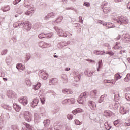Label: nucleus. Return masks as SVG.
<instances>
[{
  "mask_svg": "<svg viewBox=\"0 0 130 130\" xmlns=\"http://www.w3.org/2000/svg\"><path fill=\"white\" fill-rule=\"evenodd\" d=\"M20 2H21V0H15L13 2V4L14 5H17V4H18V3H20Z\"/></svg>",
  "mask_w": 130,
  "mask_h": 130,
  "instance_id": "nucleus-36",
  "label": "nucleus"
},
{
  "mask_svg": "<svg viewBox=\"0 0 130 130\" xmlns=\"http://www.w3.org/2000/svg\"><path fill=\"white\" fill-rule=\"evenodd\" d=\"M103 12L105 14H107L111 11V8H110V5L108 4L107 2H104L103 6Z\"/></svg>",
  "mask_w": 130,
  "mask_h": 130,
  "instance_id": "nucleus-4",
  "label": "nucleus"
},
{
  "mask_svg": "<svg viewBox=\"0 0 130 130\" xmlns=\"http://www.w3.org/2000/svg\"><path fill=\"white\" fill-rule=\"evenodd\" d=\"M54 57L57 58V57H58V56H56L55 55H54Z\"/></svg>",
  "mask_w": 130,
  "mask_h": 130,
  "instance_id": "nucleus-51",
  "label": "nucleus"
},
{
  "mask_svg": "<svg viewBox=\"0 0 130 130\" xmlns=\"http://www.w3.org/2000/svg\"><path fill=\"white\" fill-rule=\"evenodd\" d=\"M39 75L43 80H46L48 77V74L43 70L40 71Z\"/></svg>",
  "mask_w": 130,
  "mask_h": 130,
  "instance_id": "nucleus-5",
  "label": "nucleus"
},
{
  "mask_svg": "<svg viewBox=\"0 0 130 130\" xmlns=\"http://www.w3.org/2000/svg\"><path fill=\"white\" fill-rule=\"evenodd\" d=\"M119 79H121V76H120V75L118 73L116 74L114 76V80H112V84H113V85H114V84H115V82H116V81H117V80H119Z\"/></svg>",
  "mask_w": 130,
  "mask_h": 130,
  "instance_id": "nucleus-8",
  "label": "nucleus"
},
{
  "mask_svg": "<svg viewBox=\"0 0 130 130\" xmlns=\"http://www.w3.org/2000/svg\"><path fill=\"white\" fill-rule=\"evenodd\" d=\"M70 99H65L62 101V104H67V103H68V102H70Z\"/></svg>",
  "mask_w": 130,
  "mask_h": 130,
  "instance_id": "nucleus-28",
  "label": "nucleus"
},
{
  "mask_svg": "<svg viewBox=\"0 0 130 130\" xmlns=\"http://www.w3.org/2000/svg\"><path fill=\"white\" fill-rule=\"evenodd\" d=\"M104 83H112V80L111 81H110L109 80H104Z\"/></svg>",
  "mask_w": 130,
  "mask_h": 130,
  "instance_id": "nucleus-43",
  "label": "nucleus"
},
{
  "mask_svg": "<svg viewBox=\"0 0 130 130\" xmlns=\"http://www.w3.org/2000/svg\"><path fill=\"white\" fill-rule=\"evenodd\" d=\"M99 64V68H100L101 67V65L102 64V60H100L98 62Z\"/></svg>",
  "mask_w": 130,
  "mask_h": 130,
  "instance_id": "nucleus-41",
  "label": "nucleus"
},
{
  "mask_svg": "<svg viewBox=\"0 0 130 130\" xmlns=\"http://www.w3.org/2000/svg\"><path fill=\"white\" fill-rule=\"evenodd\" d=\"M50 83H52L53 85H55V84L57 83V79L53 78L52 80H50Z\"/></svg>",
  "mask_w": 130,
  "mask_h": 130,
  "instance_id": "nucleus-24",
  "label": "nucleus"
},
{
  "mask_svg": "<svg viewBox=\"0 0 130 130\" xmlns=\"http://www.w3.org/2000/svg\"><path fill=\"white\" fill-rule=\"evenodd\" d=\"M49 37H51V36H50Z\"/></svg>",
  "mask_w": 130,
  "mask_h": 130,
  "instance_id": "nucleus-56",
  "label": "nucleus"
},
{
  "mask_svg": "<svg viewBox=\"0 0 130 130\" xmlns=\"http://www.w3.org/2000/svg\"><path fill=\"white\" fill-rule=\"evenodd\" d=\"M56 31L58 32V35H59V36L67 37V34L63 33V31L62 30V29H58L57 30H56Z\"/></svg>",
  "mask_w": 130,
  "mask_h": 130,
  "instance_id": "nucleus-12",
  "label": "nucleus"
},
{
  "mask_svg": "<svg viewBox=\"0 0 130 130\" xmlns=\"http://www.w3.org/2000/svg\"><path fill=\"white\" fill-rule=\"evenodd\" d=\"M75 123L77 125H81V124H82V123L80 122V121H79L78 120H75Z\"/></svg>",
  "mask_w": 130,
  "mask_h": 130,
  "instance_id": "nucleus-27",
  "label": "nucleus"
},
{
  "mask_svg": "<svg viewBox=\"0 0 130 130\" xmlns=\"http://www.w3.org/2000/svg\"><path fill=\"white\" fill-rule=\"evenodd\" d=\"M125 125H126V126H130V123H125Z\"/></svg>",
  "mask_w": 130,
  "mask_h": 130,
  "instance_id": "nucleus-46",
  "label": "nucleus"
},
{
  "mask_svg": "<svg viewBox=\"0 0 130 130\" xmlns=\"http://www.w3.org/2000/svg\"><path fill=\"white\" fill-rule=\"evenodd\" d=\"M89 107L92 110H96V103L93 101H89Z\"/></svg>",
  "mask_w": 130,
  "mask_h": 130,
  "instance_id": "nucleus-9",
  "label": "nucleus"
},
{
  "mask_svg": "<svg viewBox=\"0 0 130 130\" xmlns=\"http://www.w3.org/2000/svg\"><path fill=\"white\" fill-rule=\"evenodd\" d=\"M32 26L31 25V24H30V22H25L23 23V28L25 30H26V31H30L31 29Z\"/></svg>",
  "mask_w": 130,
  "mask_h": 130,
  "instance_id": "nucleus-6",
  "label": "nucleus"
},
{
  "mask_svg": "<svg viewBox=\"0 0 130 130\" xmlns=\"http://www.w3.org/2000/svg\"><path fill=\"white\" fill-rule=\"evenodd\" d=\"M23 65L21 63L17 64L16 66V68L20 71V69Z\"/></svg>",
  "mask_w": 130,
  "mask_h": 130,
  "instance_id": "nucleus-29",
  "label": "nucleus"
},
{
  "mask_svg": "<svg viewBox=\"0 0 130 130\" xmlns=\"http://www.w3.org/2000/svg\"><path fill=\"white\" fill-rule=\"evenodd\" d=\"M89 96V93L87 92L81 93L77 100L78 103L83 104L86 101V98Z\"/></svg>",
  "mask_w": 130,
  "mask_h": 130,
  "instance_id": "nucleus-2",
  "label": "nucleus"
},
{
  "mask_svg": "<svg viewBox=\"0 0 130 130\" xmlns=\"http://www.w3.org/2000/svg\"><path fill=\"white\" fill-rule=\"evenodd\" d=\"M111 128L110 127H109V128H106V129L107 130H109Z\"/></svg>",
  "mask_w": 130,
  "mask_h": 130,
  "instance_id": "nucleus-52",
  "label": "nucleus"
},
{
  "mask_svg": "<svg viewBox=\"0 0 130 130\" xmlns=\"http://www.w3.org/2000/svg\"><path fill=\"white\" fill-rule=\"evenodd\" d=\"M70 102H71L72 104H74V103H75V99L72 98L70 100Z\"/></svg>",
  "mask_w": 130,
  "mask_h": 130,
  "instance_id": "nucleus-37",
  "label": "nucleus"
},
{
  "mask_svg": "<svg viewBox=\"0 0 130 130\" xmlns=\"http://www.w3.org/2000/svg\"><path fill=\"white\" fill-rule=\"evenodd\" d=\"M0 3H2V2L0 1Z\"/></svg>",
  "mask_w": 130,
  "mask_h": 130,
  "instance_id": "nucleus-57",
  "label": "nucleus"
},
{
  "mask_svg": "<svg viewBox=\"0 0 130 130\" xmlns=\"http://www.w3.org/2000/svg\"><path fill=\"white\" fill-rule=\"evenodd\" d=\"M19 101L20 103H22L23 105H27L28 103V99L26 97L20 98L19 99Z\"/></svg>",
  "mask_w": 130,
  "mask_h": 130,
  "instance_id": "nucleus-7",
  "label": "nucleus"
},
{
  "mask_svg": "<svg viewBox=\"0 0 130 130\" xmlns=\"http://www.w3.org/2000/svg\"><path fill=\"white\" fill-rule=\"evenodd\" d=\"M120 47H121V44L119 43H116L113 49H119Z\"/></svg>",
  "mask_w": 130,
  "mask_h": 130,
  "instance_id": "nucleus-22",
  "label": "nucleus"
},
{
  "mask_svg": "<svg viewBox=\"0 0 130 130\" xmlns=\"http://www.w3.org/2000/svg\"><path fill=\"white\" fill-rule=\"evenodd\" d=\"M120 113L121 114H126L127 113V110H125L123 106H121L120 108Z\"/></svg>",
  "mask_w": 130,
  "mask_h": 130,
  "instance_id": "nucleus-13",
  "label": "nucleus"
},
{
  "mask_svg": "<svg viewBox=\"0 0 130 130\" xmlns=\"http://www.w3.org/2000/svg\"><path fill=\"white\" fill-rule=\"evenodd\" d=\"M23 124V125H24L26 128L28 130H33V127L32 126V125H30L29 124H28L26 122H23L22 123Z\"/></svg>",
  "mask_w": 130,
  "mask_h": 130,
  "instance_id": "nucleus-14",
  "label": "nucleus"
},
{
  "mask_svg": "<svg viewBox=\"0 0 130 130\" xmlns=\"http://www.w3.org/2000/svg\"><path fill=\"white\" fill-rule=\"evenodd\" d=\"M2 55H4V54H3V53H2Z\"/></svg>",
  "mask_w": 130,
  "mask_h": 130,
  "instance_id": "nucleus-55",
  "label": "nucleus"
},
{
  "mask_svg": "<svg viewBox=\"0 0 130 130\" xmlns=\"http://www.w3.org/2000/svg\"><path fill=\"white\" fill-rule=\"evenodd\" d=\"M67 118H68V119H73V116H72L71 115H67Z\"/></svg>",
  "mask_w": 130,
  "mask_h": 130,
  "instance_id": "nucleus-38",
  "label": "nucleus"
},
{
  "mask_svg": "<svg viewBox=\"0 0 130 130\" xmlns=\"http://www.w3.org/2000/svg\"><path fill=\"white\" fill-rule=\"evenodd\" d=\"M125 98L126 99L127 101H130V94L126 93L125 94Z\"/></svg>",
  "mask_w": 130,
  "mask_h": 130,
  "instance_id": "nucleus-26",
  "label": "nucleus"
},
{
  "mask_svg": "<svg viewBox=\"0 0 130 130\" xmlns=\"http://www.w3.org/2000/svg\"><path fill=\"white\" fill-rule=\"evenodd\" d=\"M12 127L13 128V130H19V129L18 128V127L16 125L12 126Z\"/></svg>",
  "mask_w": 130,
  "mask_h": 130,
  "instance_id": "nucleus-40",
  "label": "nucleus"
},
{
  "mask_svg": "<svg viewBox=\"0 0 130 130\" xmlns=\"http://www.w3.org/2000/svg\"><path fill=\"white\" fill-rule=\"evenodd\" d=\"M97 93H98V91L96 90H94L90 92V95L91 97H92V98H94V97H95L97 95Z\"/></svg>",
  "mask_w": 130,
  "mask_h": 130,
  "instance_id": "nucleus-16",
  "label": "nucleus"
},
{
  "mask_svg": "<svg viewBox=\"0 0 130 130\" xmlns=\"http://www.w3.org/2000/svg\"><path fill=\"white\" fill-rule=\"evenodd\" d=\"M70 70H71V69L70 68H66L65 69V71H70Z\"/></svg>",
  "mask_w": 130,
  "mask_h": 130,
  "instance_id": "nucleus-49",
  "label": "nucleus"
},
{
  "mask_svg": "<svg viewBox=\"0 0 130 130\" xmlns=\"http://www.w3.org/2000/svg\"><path fill=\"white\" fill-rule=\"evenodd\" d=\"M121 2V0H115V3H119Z\"/></svg>",
  "mask_w": 130,
  "mask_h": 130,
  "instance_id": "nucleus-48",
  "label": "nucleus"
},
{
  "mask_svg": "<svg viewBox=\"0 0 130 130\" xmlns=\"http://www.w3.org/2000/svg\"><path fill=\"white\" fill-rule=\"evenodd\" d=\"M106 54H109V55H114V53L112 51L107 52Z\"/></svg>",
  "mask_w": 130,
  "mask_h": 130,
  "instance_id": "nucleus-33",
  "label": "nucleus"
},
{
  "mask_svg": "<svg viewBox=\"0 0 130 130\" xmlns=\"http://www.w3.org/2000/svg\"><path fill=\"white\" fill-rule=\"evenodd\" d=\"M3 80L4 81H8V79H7L6 78H3Z\"/></svg>",
  "mask_w": 130,
  "mask_h": 130,
  "instance_id": "nucleus-50",
  "label": "nucleus"
},
{
  "mask_svg": "<svg viewBox=\"0 0 130 130\" xmlns=\"http://www.w3.org/2000/svg\"><path fill=\"white\" fill-rule=\"evenodd\" d=\"M105 97H107V94H104V95H102L100 99L98 100V103H101V102H103V101L104 100V98Z\"/></svg>",
  "mask_w": 130,
  "mask_h": 130,
  "instance_id": "nucleus-17",
  "label": "nucleus"
},
{
  "mask_svg": "<svg viewBox=\"0 0 130 130\" xmlns=\"http://www.w3.org/2000/svg\"><path fill=\"white\" fill-rule=\"evenodd\" d=\"M90 61H92V62H95V61L90 60Z\"/></svg>",
  "mask_w": 130,
  "mask_h": 130,
  "instance_id": "nucleus-54",
  "label": "nucleus"
},
{
  "mask_svg": "<svg viewBox=\"0 0 130 130\" xmlns=\"http://www.w3.org/2000/svg\"><path fill=\"white\" fill-rule=\"evenodd\" d=\"M79 20H80V23H82V24H83V20L82 19V17H81V16H80V17H79Z\"/></svg>",
  "mask_w": 130,
  "mask_h": 130,
  "instance_id": "nucleus-45",
  "label": "nucleus"
},
{
  "mask_svg": "<svg viewBox=\"0 0 130 130\" xmlns=\"http://www.w3.org/2000/svg\"><path fill=\"white\" fill-rule=\"evenodd\" d=\"M119 123V121L118 120L114 121V125H115V126H116V125H117Z\"/></svg>",
  "mask_w": 130,
  "mask_h": 130,
  "instance_id": "nucleus-32",
  "label": "nucleus"
},
{
  "mask_svg": "<svg viewBox=\"0 0 130 130\" xmlns=\"http://www.w3.org/2000/svg\"><path fill=\"white\" fill-rule=\"evenodd\" d=\"M22 70V71H24V70H25V66H21V67L20 68V70Z\"/></svg>",
  "mask_w": 130,
  "mask_h": 130,
  "instance_id": "nucleus-44",
  "label": "nucleus"
},
{
  "mask_svg": "<svg viewBox=\"0 0 130 130\" xmlns=\"http://www.w3.org/2000/svg\"><path fill=\"white\" fill-rule=\"evenodd\" d=\"M116 22L120 25H127L128 24V19L125 16H121L118 17Z\"/></svg>",
  "mask_w": 130,
  "mask_h": 130,
  "instance_id": "nucleus-1",
  "label": "nucleus"
},
{
  "mask_svg": "<svg viewBox=\"0 0 130 130\" xmlns=\"http://www.w3.org/2000/svg\"><path fill=\"white\" fill-rule=\"evenodd\" d=\"M63 93L64 94H73V93H74V92H73V90H72L70 89H63Z\"/></svg>",
  "mask_w": 130,
  "mask_h": 130,
  "instance_id": "nucleus-11",
  "label": "nucleus"
},
{
  "mask_svg": "<svg viewBox=\"0 0 130 130\" xmlns=\"http://www.w3.org/2000/svg\"><path fill=\"white\" fill-rule=\"evenodd\" d=\"M3 11L4 12H8V11H10V7L7 6V8H5L4 9H3Z\"/></svg>",
  "mask_w": 130,
  "mask_h": 130,
  "instance_id": "nucleus-30",
  "label": "nucleus"
},
{
  "mask_svg": "<svg viewBox=\"0 0 130 130\" xmlns=\"http://www.w3.org/2000/svg\"><path fill=\"white\" fill-rule=\"evenodd\" d=\"M41 102L42 103V104H44V103H45V98L43 97L41 98Z\"/></svg>",
  "mask_w": 130,
  "mask_h": 130,
  "instance_id": "nucleus-31",
  "label": "nucleus"
},
{
  "mask_svg": "<svg viewBox=\"0 0 130 130\" xmlns=\"http://www.w3.org/2000/svg\"><path fill=\"white\" fill-rule=\"evenodd\" d=\"M26 85L30 86L31 85V81H30V80H27L26 81Z\"/></svg>",
  "mask_w": 130,
  "mask_h": 130,
  "instance_id": "nucleus-39",
  "label": "nucleus"
},
{
  "mask_svg": "<svg viewBox=\"0 0 130 130\" xmlns=\"http://www.w3.org/2000/svg\"><path fill=\"white\" fill-rule=\"evenodd\" d=\"M40 87H41V84L40 83H38L36 85H34L33 88L34 90L36 91V90H39Z\"/></svg>",
  "mask_w": 130,
  "mask_h": 130,
  "instance_id": "nucleus-18",
  "label": "nucleus"
},
{
  "mask_svg": "<svg viewBox=\"0 0 130 130\" xmlns=\"http://www.w3.org/2000/svg\"><path fill=\"white\" fill-rule=\"evenodd\" d=\"M4 52H5V54H6V53H7V50H4Z\"/></svg>",
  "mask_w": 130,
  "mask_h": 130,
  "instance_id": "nucleus-53",
  "label": "nucleus"
},
{
  "mask_svg": "<svg viewBox=\"0 0 130 130\" xmlns=\"http://www.w3.org/2000/svg\"><path fill=\"white\" fill-rule=\"evenodd\" d=\"M38 102H39V100L37 98H35L34 99L33 101L31 103V106L32 107H35V106H37V104H38Z\"/></svg>",
  "mask_w": 130,
  "mask_h": 130,
  "instance_id": "nucleus-10",
  "label": "nucleus"
},
{
  "mask_svg": "<svg viewBox=\"0 0 130 130\" xmlns=\"http://www.w3.org/2000/svg\"><path fill=\"white\" fill-rule=\"evenodd\" d=\"M104 115H105V116H107H107H111L112 113H111V111H110L106 110L104 111Z\"/></svg>",
  "mask_w": 130,
  "mask_h": 130,
  "instance_id": "nucleus-21",
  "label": "nucleus"
},
{
  "mask_svg": "<svg viewBox=\"0 0 130 130\" xmlns=\"http://www.w3.org/2000/svg\"><path fill=\"white\" fill-rule=\"evenodd\" d=\"M13 108H14V109H15L16 111H17V112H19V111L21 110V107L17 104L13 105Z\"/></svg>",
  "mask_w": 130,
  "mask_h": 130,
  "instance_id": "nucleus-19",
  "label": "nucleus"
},
{
  "mask_svg": "<svg viewBox=\"0 0 130 130\" xmlns=\"http://www.w3.org/2000/svg\"><path fill=\"white\" fill-rule=\"evenodd\" d=\"M83 110H82V109L81 108H77L75 110H74V111H72V113L73 114H74V115H76V114H77V113H80L81 112H82Z\"/></svg>",
  "mask_w": 130,
  "mask_h": 130,
  "instance_id": "nucleus-15",
  "label": "nucleus"
},
{
  "mask_svg": "<svg viewBox=\"0 0 130 130\" xmlns=\"http://www.w3.org/2000/svg\"><path fill=\"white\" fill-rule=\"evenodd\" d=\"M84 6H85V7H90V3L88 2H84Z\"/></svg>",
  "mask_w": 130,
  "mask_h": 130,
  "instance_id": "nucleus-34",
  "label": "nucleus"
},
{
  "mask_svg": "<svg viewBox=\"0 0 130 130\" xmlns=\"http://www.w3.org/2000/svg\"><path fill=\"white\" fill-rule=\"evenodd\" d=\"M130 80V73L127 74L126 77L124 78L125 82H129Z\"/></svg>",
  "mask_w": 130,
  "mask_h": 130,
  "instance_id": "nucleus-25",
  "label": "nucleus"
},
{
  "mask_svg": "<svg viewBox=\"0 0 130 130\" xmlns=\"http://www.w3.org/2000/svg\"><path fill=\"white\" fill-rule=\"evenodd\" d=\"M53 16H54V15L53 14V13H50L48 14V17H53Z\"/></svg>",
  "mask_w": 130,
  "mask_h": 130,
  "instance_id": "nucleus-42",
  "label": "nucleus"
},
{
  "mask_svg": "<svg viewBox=\"0 0 130 130\" xmlns=\"http://www.w3.org/2000/svg\"><path fill=\"white\" fill-rule=\"evenodd\" d=\"M44 124L46 127L49 126V124H50V120L48 119L45 120L44 121Z\"/></svg>",
  "mask_w": 130,
  "mask_h": 130,
  "instance_id": "nucleus-23",
  "label": "nucleus"
},
{
  "mask_svg": "<svg viewBox=\"0 0 130 130\" xmlns=\"http://www.w3.org/2000/svg\"><path fill=\"white\" fill-rule=\"evenodd\" d=\"M45 37H49V36L47 34H45L42 33L39 35V38L42 39L45 38Z\"/></svg>",
  "mask_w": 130,
  "mask_h": 130,
  "instance_id": "nucleus-20",
  "label": "nucleus"
},
{
  "mask_svg": "<svg viewBox=\"0 0 130 130\" xmlns=\"http://www.w3.org/2000/svg\"><path fill=\"white\" fill-rule=\"evenodd\" d=\"M31 14V12L30 11H27L25 12V15H26V16H30Z\"/></svg>",
  "mask_w": 130,
  "mask_h": 130,
  "instance_id": "nucleus-35",
  "label": "nucleus"
},
{
  "mask_svg": "<svg viewBox=\"0 0 130 130\" xmlns=\"http://www.w3.org/2000/svg\"><path fill=\"white\" fill-rule=\"evenodd\" d=\"M93 75V72H89V73L88 74V76L90 77V76H92Z\"/></svg>",
  "mask_w": 130,
  "mask_h": 130,
  "instance_id": "nucleus-47",
  "label": "nucleus"
},
{
  "mask_svg": "<svg viewBox=\"0 0 130 130\" xmlns=\"http://www.w3.org/2000/svg\"><path fill=\"white\" fill-rule=\"evenodd\" d=\"M24 117L26 121L30 122L32 121V118H33V116L31 113H29L28 111H25L23 113Z\"/></svg>",
  "mask_w": 130,
  "mask_h": 130,
  "instance_id": "nucleus-3",
  "label": "nucleus"
}]
</instances>
